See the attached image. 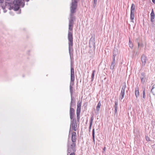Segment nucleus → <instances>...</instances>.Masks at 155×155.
<instances>
[{
	"mask_svg": "<svg viewBox=\"0 0 155 155\" xmlns=\"http://www.w3.org/2000/svg\"><path fill=\"white\" fill-rule=\"evenodd\" d=\"M143 98H145V89H144L143 91Z\"/></svg>",
	"mask_w": 155,
	"mask_h": 155,
	"instance_id": "cd10ccee",
	"label": "nucleus"
},
{
	"mask_svg": "<svg viewBox=\"0 0 155 155\" xmlns=\"http://www.w3.org/2000/svg\"><path fill=\"white\" fill-rule=\"evenodd\" d=\"M135 8V6L134 4L133 3L131 5L130 9V12H134Z\"/></svg>",
	"mask_w": 155,
	"mask_h": 155,
	"instance_id": "aec40b11",
	"label": "nucleus"
},
{
	"mask_svg": "<svg viewBox=\"0 0 155 155\" xmlns=\"http://www.w3.org/2000/svg\"><path fill=\"white\" fill-rule=\"evenodd\" d=\"M146 140L147 141H149L150 140H149V138L148 137H147L146 136Z\"/></svg>",
	"mask_w": 155,
	"mask_h": 155,
	"instance_id": "7c9ffc66",
	"label": "nucleus"
},
{
	"mask_svg": "<svg viewBox=\"0 0 155 155\" xmlns=\"http://www.w3.org/2000/svg\"><path fill=\"white\" fill-rule=\"evenodd\" d=\"M71 101L70 104V107H73L76 106V100L73 95L71 96Z\"/></svg>",
	"mask_w": 155,
	"mask_h": 155,
	"instance_id": "9b49d317",
	"label": "nucleus"
},
{
	"mask_svg": "<svg viewBox=\"0 0 155 155\" xmlns=\"http://www.w3.org/2000/svg\"><path fill=\"white\" fill-rule=\"evenodd\" d=\"M4 0H0V3H2L4 2Z\"/></svg>",
	"mask_w": 155,
	"mask_h": 155,
	"instance_id": "2f4dec72",
	"label": "nucleus"
},
{
	"mask_svg": "<svg viewBox=\"0 0 155 155\" xmlns=\"http://www.w3.org/2000/svg\"><path fill=\"white\" fill-rule=\"evenodd\" d=\"M69 53L71 59V74L74 73V49L73 48V42H68Z\"/></svg>",
	"mask_w": 155,
	"mask_h": 155,
	"instance_id": "20e7f679",
	"label": "nucleus"
},
{
	"mask_svg": "<svg viewBox=\"0 0 155 155\" xmlns=\"http://www.w3.org/2000/svg\"><path fill=\"white\" fill-rule=\"evenodd\" d=\"M77 140L76 133L75 132H73L72 133L71 141L72 142L76 143Z\"/></svg>",
	"mask_w": 155,
	"mask_h": 155,
	"instance_id": "2eb2a0df",
	"label": "nucleus"
},
{
	"mask_svg": "<svg viewBox=\"0 0 155 155\" xmlns=\"http://www.w3.org/2000/svg\"><path fill=\"white\" fill-rule=\"evenodd\" d=\"M67 155H75V152H71L70 153H67Z\"/></svg>",
	"mask_w": 155,
	"mask_h": 155,
	"instance_id": "c85d7f7f",
	"label": "nucleus"
},
{
	"mask_svg": "<svg viewBox=\"0 0 155 155\" xmlns=\"http://www.w3.org/2000/svg\"><path fill=\"white\" fill-rule=\"evenodd\" d=\"M82 104V101H79L77 104V108L76 110L77 119L78 122L80 120V114L81 111V106Z\"/></svg>",
	"mask_w": 155,
	"mask_h": 155,
	"instance_id": "0eeeda50",
	"label": "nucleus"
},
{
	"mask_svg": "<svg viewBox=\"0 0 155 155\" xmlns=\"http://www.w3.org/2000/svg\"><path fill=\"white\" fill-rule=\"evenodd\" d=\"M94 119V118L93 115H91V119H90V126H89V131H90V130L91 129V127L92 125Z\"/></svg>",
	"mask_w": 155,
	"mask_h": 155,
	"instance_id": "a211bd4d",
	"label": "nucleus"
},
{
	"mask_svg": "<svg viewBox=\"0 0 155 155\" xmlns=\"http://www.w3.org/2000/svg\"><path fill=\"white\" fill-rule=\"evenodd\" d=\"M67 153H70L71 152H75L76 151V143L71 142L68 140L67 144Z\"/></svg>",
	"mask_w": 155,
	"mask_h": 155,
	"instance_id": "39448f33",
	"label": "nucleus"
},
{
	"mask_svg": "<svg viewBox=\"0 0 155 155\" xmlns=\"http://www.w3.org/2000/svg\"><path fill=\"white\" fill-rule=\"evenodd\" d=\"M24 5H25V4L24 3L23 4V6H22V7H24Z\"/></svg>",
	"mask_w": 155,
	"mask_h": 155,
	"instance_id": "c9c22d12",
	"label": "nucleus"
},
{
	"mask_svg": "<svg viewBox=\"0 0 155 155\" xmlns=\"http://www.w3.org/2000/svg\"><path fill=\"white\" fill-rule=\"evenodd\" d=\"M138 48H139V46L140 45V44L139 43V42L138 41Z\"/></svg>",
	"mask_w": 155,
	"mask_h": 155,
	"instance_id": "72a5a7b5",
	"label": "nucleus"
},
{
	"mask_svg": "<svg viewBox=\"0 0 155 155\" xmlns=\"http://www.w3.org/2000/svg\"><path fill=\"white\" fill-rule=\"evenodd\" d=\"M92 138L93 140V141L94 143H95V132H94V129L93 128L92 130Z\"/></svg>",
	"mask_w": 155,
	"mask_h": 155,
	"instance_id": "412c9836",
	"label": "nucleus"
},
{
	"mask_svg": "<svg viewBox=\"0 0 155 155\" xmlns=\"http://www.w3.org/2000/svg\"><path fill=\"white\" fill-rule=\"evenodd\" d=\"M75 80L74 73L71 74V81L70 84V86H73L74 84V81Z\"/></svg>",
	"mask_w": 155,
	"mask_h": 155,
	"instance_id": "ddd939ff",
	"label": "nucleus"
},
{
	"mask_svg": "<svg viewBox=\"0 0 155 155\" xmlns=\"http://www.w3.org/2000/svg\"><path fill=\"white\" fill-rule=\"evenodd\" d=\"M135 94L137 98L139 97V88L138 87L135 88Z\"/></svg>",
	"mask_w": 155,
	"mask_h": 155,
	"instance_id": "f3484780",
	"label": "nucleus"
},
{
	"mask_svg": "<svg viewBox=\"0 0 155 155\" xmlns=\"http://www.w3.org/2000/svg\"><path fill=\"white\" fill-rule=\"evenodd\" d=\"M101 106V103L100 102V101L98 102L97 105L96 107V110L97 111H99L100 110V106Z\"/></svg>",
	"mask_w": 155,
	"mask_h": 155,
	"instance_id": "b1692460",
	"label": "nucleus"
},
{
	"mask_svg": "<svg viewBox=\"0 0 155 155\" xmlns=\"http://www.w3.org/2000/svg\"><path fill=\"white\" fill-rule=\"evenodd\" d=\"M95 72V70H94L92 71V74H91V81H93L94 77V73Z\"/></svg>",
	"mask_w": 155,
	"mask_h": 155,
	"instance_id": "a878e982",
	"label": "nucleus"
},
{
	"mask_svg": "<svg viewBox=\"0 0 155 155\" xmlns=\"http://www.w3.org/2000/svg\"><path fill=\"white\" fill-rule=\"evenodd\" d=\"M155 15L153 9L152 10L150 14V21L151 22H153L154 21Z\"/></svg>",
	"mask_w": 155,
	"mask_h": 155,
	"instance_id": "dca6fc26",
	"label": "nucleus"
},
{
	"mask_svg": "<svg viewBox=\"0 0 155 155\" xmlns=\"http://www.w3.org/2000/svg\"><path fill=\"white\" fill-rule=\"evenodd\" d=\"M97 1V0H94L93 6H94V8H95V7L96 6Z\"/></svg>",
	"mask_w": 155,
	"mask_h": 155,
	"instance_id": "bb28decb",
	"label": "nucleus"
},
{
	"mask_svg": "<svg viewBox=\"0 0 155 155\" xmlns=\"http://www.w3.org/2000/svg\"><path fill=\"white\" fill-rule=\"evenodd\" d=\"M93 47L94 48H95V36L92 35L91 38L89 41V47L91 48Z\"/></svg>",
	"mask_w": 155,
	"mask_h": 155,
	"instance_id": "1a4fd4ad",
	"label": "nucleus"
},
{
	"mask_svg": "<svg viewBox=\"0 0 155 155\" xmlns=\"http://www.w3.org/2000/svg\"><path fill=\"white\" fill-rule=\"evenodd\" d=\"M118 54V50L117 48L114 47L113 50L112 55V61L111 63L110 69L112 70L114 69L116 64L115 58Z\"/></svg>",
	"mask_w": 155,
	"mask_h": 155,
	"instance_id": "423d86ee",
	"label": "nucleus"
},
{
	"mask_svg": "<svg viewBox=\"0 0 155 155\" xmlns=\"http://www.w3.org/2000/svg\"><path fill=\"white\" fill-rule=\"evenodd\" d=\"M78 1L77 0H72V2L71 4V6H72L73 5H74L77 8L78 7Z\"/></svg>",
	"mask_w": 155,
	"mask_h": 155,
	"instance_id": "6ab92c4d",
	"label": "nucleus"
},
{
	"mask_svg": "<svg viewBox=\"0 0 155 155\" xmlns=\"http://www.w3.org/2000/svg\"><path fill=\"white\" fill-rule=\"evenodd\" d=\"M69 114L71 119V124L69 131L70 134L71 128L72 129V131L73 130L76 131L77 130V120L75 117V110L73 107H70Z\"/></svg>",
	"mask_w": 155,
	"mask_h": 155,
	"instance_id": "f03ea898",
	"label": "nucleus"
},
{
	"mask_svg": "<svg viewBox=\"0 0 155 155\" xmlns=\"http://www.w3.org/2000/svg\"><path fill=\"white\" fill-rule=\"evenodd\" d=\"M87 102H85L84 103V108H87Z\"/></svg>",
	"mask_w": 155,
	"mask_h": 155,
	"instance_id": "c756f323",
	"label": "nucleus"
},
{
	"mask_svg": "<svg viewBox=\"0 0 155 155\" xmlns=\"http://www.w3.org/2000/svg\"><path fill=\"white\" fill-rule=\"evenodd\" d=\"M134 12H130V18L131 20H133L134 18Z\"/></svg>",
	"mask_w": 155,
	"mask_h": 155,
	"instance_id": "5701e85b",
	"label": "nucleus"
},
{
	"mask_svg": "<svg viewBox=\"0 0 155 155\" xmlns=\"http://www.w3.org/2000/svg\"><path fill=\"white\" fill-rule=\"evenodd\" d=\"M77 8V7H76L74 5H72V6H71L70 8V19L69 20V28L68 36V42H73V30L74 21L75 20V17L74 16V14L76 12Z\"/></svg>",
	"mask_w": 155,
	"mask_h": 155,
	"instance_id": "f257e3e1",
	"label": "nucleus"
},
{
	"mask_svg": "<svg viewBox=\"0 0 155 155\" xmlns=\"http://www.w3.org/2000/svg\"><path fill=\"white\" fill-rule=\"evenodd\" d=\"M141 60L142 63V66L143 67L145 65L147 61V58L144 54H142L141 57Z\"/></svg>",
	"mask_w": 155,
	"mask_h": 155,
	"instance_id": "f8f14e48",
	"label": "nucleus"
},
{
	"mask_svg": "<svg viewBox=\"0 0 155 155\" xmlns=\"http://www.w3.org/2000/svg\"><path fill=\"white\" fill-rule=\"evenodd\" d=\"M140 78L141 80V82L143 84L145 82L147 79L145 73L144 72H142L141 73Z\"/></svg>",
	"mask_w": 155,
	"mask_h": 155,
	"instance_id": "9d476101",
	"label": "nucleus"
},
{
	"mask_svg": "<svg viewBox=\"0 0 155 155\" xmlns=\"http://www.w3.org/2000/svg\"><path fill=\"white\" fill-rule=\"evenodd\" d=\"M73 86H70V93L71 94V96H72L73 95Z\"/></svg>",
	"mask_w": 155,
	"mask_h": 155,
	"instance_id": "393cba45",
	"label": "nucleus"
},
{
	"mask_svg": "<svg viewBox=\"0 0 155 155\" xmlns=\"http://www.w3.org/2000/svg\"><path fill=\"white\" fill-rule=\"evenodd\" d=\"M129 45L130 48H132L133 47V45L132 42L131 41L130 37L129 38Z\"/></svg>",
	"mask_w": 155,
	"mask_h": 155,
	"instance_id": "4be33fe9",
	"label": "nucleus"
},
{
	"mask_svg": "<svg viewBox=\"0 0 155 155\" xmlns=\"http://www.w3.org/2000/svg\"><path fill=\"white\" fill-rule=\"evenodd\" d=\"M22 0H14L13 3H8L5 2V5L2 6L3 9L5 8L6 7L8 8L9 7L8 9L9 10L13 9L14 11H18L20 8L21 4H22Z\"/></svg>",
	"mask_w": 155,
	"mask_h": 155,
	"instance_id": "7ed1b4c3",
	"label": "nucleus"
},
{
	"mask_svg": "<svg viewBox=\"0 0 155 155\" xmlns=\"http://www.w3.org/2000/svg\"><path fill=\"white\" fill-rule=\"evenodd\" d=\"M152 1L154 4H155V0H152Z\"/></svg>",
	"mask_w": 155,
	"mask_h": 155,
	"instance_id": "473e14b6",
	"label": "nucleus"
},
{
	"mask_svg": "<svg viewBox=\"0 0 155 155\" xmlns=\"http://www.w3.org/2000/svg\"><path fill=\"white\" fill-rule=\"evenodd\" d=\"M106 148V147H104V148L103 149V150L105 151V150Z\"/></svg>",
	"mask_w": 155,
	"mask_h": 155,
	"instance_id": "f704fd0d",
	"label": "nucleus"
},
{
	"mask_svg": "<svg viewBox=\"0 0 155 155\" xmlns=\"http://www.w3.org/2000/svg\"><path fill=\"white\" fill-rule=\"evenodd\" d=\"M118 100H115V104L114 106V116L115 115H117V110L118 109Z\"/></svg>",
	"mask_w": 155,
	"mask_h": 155,
	"instance_id": "4468645a",
	"label": "nucleus"
},
{
	"mask_svg": "<svg viewBox=\"0 0 155 155\" xmlns=\"http://www.w3.org/2000/svg\"><path fill=\"white\" fill-rule=\"evenodd\" d=\"M126 87V84L125 82L123 84L121 88V92L119 96L120 100H122L124 98L125 95V90Z\"/></svg>",
	"mask_w": 155,
	"mask_h": 155,
	"instance_id": "6e6552de",
	"label": "nucleus"
}]
</instances>
